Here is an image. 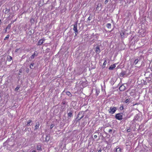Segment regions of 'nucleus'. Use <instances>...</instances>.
Wrapping results in <instances>:
<instances>
[{
  "instance_id": "obj_18",
  "label": "nucleus",
  "mask_w": 152,
  "mask_h": 152,
  "mask_svg": "<svg viewBox=\"0 0 152 152\" xmlns=\"http://www.w3.org/2000/svg\"><path fill=\"white\" fill-rule=\"evenodd\" d=\"M32 122V121L31 120H29L27 122L26 125L27 126H29L31 125V123Z\"/></svg>"
},
{
  "instance_id": "obj_28",
  "label": "nucleus",
  "mask_w": 152,
  "mask_h": 152,
  "mask_svg": "<svg viewBox=\"0 0 152 152\" xmlns=\"http://www.w3.org/2000/svg\"><path fill=\"white\" fill-rule=\"evenodd\" d=\"M11 27V25L10 24H9L6 27V29L8 28V29H10Z\"/></svg>"
},
{
  "instance_id": "obj_43",
  "label": "nucleus",
  "mask_w": 152,
  "mask_h": 152,
  "mask_svg": "<svg viewBox=\"0 0 152 152\" xmlns=\"http://www.w3.org/2000/svg\"><path fill=\"white\" fill-rule=\"evenodd\" d=\"M85 118H87V116H86L85 117Z\"/></svg>"
},
{
  "instance_id": "obj_16",
  "label": "nucleus",
  "mask_w": 152,
  "mask_h": 152,
  "mask_svg": "<svg viewBox=\"0 0 152 152\" xmlns=\"http://www.w3.org/2000/svg\"><path fill=\"white\" fill-rule=\"evenodd\" d=\"M34 64V63L33 62L30 64L29 67L31 69H33Z\"/></svg>"
},
{
  "instance_id": "obj_4",
  "label": "nucleus",
  "mask_w": 152,
  "mask_h": 152,
  "mask_svg": "<svg viewBox=\"0 0 152 152\" xmlns=\"http://www.w3.org/2000/svg\"><path fill=\"white\" fill-rule=\"evenodd\" d=\"M77 23H76L74 25V27L73 28V30L75 32V36H76L77 33H78V30H77Z\"/></svg>"
},
{
  "instance_id": "obj_23",
  "label": "nucleus",
  "mask_w": 152,
  "mask_h": 152,
  "mask_svg": "<svg viewBox=\"0 0 152 152\" xmlns=\"http://www.w3.org/2000/svg\"><path fill=\"white\" fill-rule=\"evenodd\" d=\"M10 12V9H6V10L5 11L4 13L5 14H8Z\"/></svg>"
},
{
  "instance_id": "obj_41",
  "label": "nucleus",
  "mask_w": 152,
  "mask_h": 152,
  "mask_svg": "<svg viewBox=\"0 0 152 152\" xmlns=\"http://www.w3.org/2000/svg\"><path fill=\"white\" fill-rule=\"evenodd\" d=\"M1 20H0V25H1Z\"/></svg>"
},
{
  "instance_id": "obj_45",
  "label": "nucleus",
  "mask_w": 152,
  "mask_h": 152,
  "mask_svg": "<svg viewBox=\"0 0 152 152\" xmlns=\"http://www.w3.org/2000/svg\"><path fill=\"white\" fill-rule=\"evenodd\" d=\"M1 97V96H0V98Z\"/></svg>"
},
{
  "instance_id": "obj_22",
  "label": "nucleus",
  "mask_w": 152,
  "mask_h": 152,
  "mask_svg": "<svg viewBox=\"0 0 152 152\" xmlns=\"http://www.w3.org/2000/svg\"><path fill=\"white\" fill-rule=\"evenodd\" d=\"M106 26L107 28H111V24L110 23H108L106 25Z\"/></svg>"
},
{
  "instance_id": "obj_9",
  "label": "nucleus",
  "mask_w": 152,
  "mask_h": 152,
  "mask_svg": "<svg viewBox=\"0 0 152 152\" xmlns=\"http://www.w3.org/2000/svg\"><path fill=\"white\" fill-rule=\"evenodd\" d=\"M116 67L115 64L111 65L109 67V69L110 70H113Z\"/></svg>"
},
{
  "instance_id": "obj_37",
  "label": "nucleus",
  "mask_w": 152,
  "mask_h": 152,
  "mask_svg": "<svg viewBox=\"0 0 152 152\" xmlns=\"http://www.w3.org/2000/svg\"><path fill=\"white\" fill-rule=\"evenodd\" d=\"M98 152H101V151H102V150H101V149H100L98 150Z\"/></svg>"
},
{
  "instance_id": "obj_20",
  "label": "nucleus",
  "mask_w": 152,
  "mask_h": 152,
  "mask_svg": "<svg viewBox=\"0 0 152 152\" xmlns=\"http://www.w3.org/2000/svg\"><path fill=\"white\" fill-rule=\"evenodd\" d=\"M72 112H70L68 113V116L69 117H71L72 116Z\"/></svg>"
},
{
  "instance_id": "obj_24",
  "label": "nucleus",
  "mask_w": 152,
  "mask_h": 152,
  "mask_svg": "<svg viewBox=\"0 0 152 152\" xmlns=\"http://www.w3.org/2000/svg\"><path fill=\"white\" fill-rule=\"evenodd\" d=\"M37 149L38 150L40 151L41 150V146L40 145H38L37 146Z\"/></svg>"
},
{
  "instance_id": "obj_5",
  "label": "nucleus",
  "mask_w": 152,
  "mask_h": 152,
  "mask_svg": "<svg viewBox=\"0 0 152 152\" xmlns=\"http://www.w3.org/2000/svg\"><path fill=\"white\" fill-rule=\"evenodd\" d=\"M38 53L37 51H35L34 52V53L29 58H30L31 60L33 59L34 57L37 56Z\"/></svg>"
},
{
  "instance_id": "obj_15",
  "label": "nucleus",
  "mask_w": 152,
  "mask_h": 152,
  "mask_svg": "<svg viewBox=\"0 0 152 152\" xmlns=\"http://www.w3.org/2000/svg\"><path fill=\"white\" fill-rule=\"evenodd\" d=\"M7 59L8 61H10L12 59V58L10 56H8L7 57Z\"/></svg>"
},
{
  "instance_id": "obj_40",
  "label": "nucleus",
  "mask_w": 152,
  "mask_h": 152,
  "mask_svg": "<svg viewBox=\"0 0 152 152\" xmlns=\"http://www.w3.org/2000/svg\"><path fill=\"white\" fill-rule=\"evenodd\" d=\"M31 152H36V151L35 150H33Z\"/></svg>"
},
{
  "instance_id": "obj_11",
  "label": "nucleus",
  "mask_w": 152,
  "mask_h": 152,
  "mask_svg": "<svg viewBox=\"0 0 152 152\" xmlns=\"http://www.w3.org/2000/svg\"><path fill=\"white\" fill-rule=\"evenodd\" d=\"M39 125H40L39 123V122H37L36 123V125L35 126V128L34 129V130H35L38 129L39 128Z\"/></svg>"
},
{
  "instance_id": "obj_6",
  "label": "nucleus",
  "mask_w": 152,
  "mask_h": 152,
  "mask_svg": "<svg viewBox=\"0 0 152 152\" xmlns=\"http://www.w3.org/2000/svg\"><path fill=\"white\" fill-rule=\"evenodd\" d=\"M101 52L100 48L99 46H97L96 48L95 52L97 54H99Z\"/></svg>"
},
{
  "instance_id": "obj_44",
  "label": "nucleus",
  "mask_w": 152,
  "mask_h": 152,
  "mask_svg": "<svg viewBox=\"0 0 152 152\" xmlns=\"http://www.w3.org/2000/svg\"><path fill=\"white\" fill-rule=\"evenodd\" d=\"M5 32H6V31H7V30H5Z\"/></svg>"
},
{
  "instance_id": "obj_31",
  "label": "nucleus",
  "mask_w": 152,
  "mask_h": 152,
  "mask_svg": "<svg viewBox=\"0 0 152 152\" xmlns=\"http://www.w3.org/2000/svg\"><path fill=\"white\" fill-rule=\"evenodd\" d=\"M130 131H131V129H128L127 130V132H130Z\"/></svg>"
},
{
  "instance_id": "obj_7",
  "label": "nucleus",
  "mask_w": 152,
  "mask_h": 152,
  "mask_svg": "<svg viewBox=\"0 0 152 152\" xmlns=\"http://www.w3.org/2000/svg\"><path fill=\"white\" fill-rule=\"evenodd\" d=\"M140 117L138 114L136 115L134 117V120L135 121H139L140 120Z\"/></svg>"
},
{
  "instance_id": "obj_19",
  "label": "nucleus",
  "mask_w": 152,
  "mask_h": 152,
  "mask_svg": "<svg viewBox=\"0 0 152 152\" xmlns=\"http://www.w3.org/2000/svg\"><path fill=\"white\" fill-rule=\"evenodd\" d=\"M107 64V61L105 59L104 61L103 64L102 65V68H104L105 67V65H106Z\"/></svg>"
},
{
  "instance_id": "obj_39",
  "label": "nucleus",
  "mask_w": 152,
  "mask_h": 152,
  "mask_svg": "<svg viewBox=\"0 0 152 152\" xmlns=\"http://www.w3.org/2000/svg\"><path fill=\"white\" fill-rule=\"evenodd\" d=\"M18 49H17L16 50H15V52H17L18 51Z\"/></svg>"
},
{
  "instance_id": "obj_33",
  "label": "nucleus",
  "mask_w": 152,
  "mask_h": 152,
  "mask_svg": "<svg viewBox=\"0 0 152 152\" xmlns=\"http://www.w3.org/2000/svg\"><path fill=\"white\" fill-rule=\"evenodd\" d=\"M108 1V0H106L104 2V4H106Z\"/></svg>"
},
{
  "instance_id": "obj_1",
  "label": "nucleus",
  "mask_w": 152,
  "mask_h": 152,
  "mask_svg": "<svg viewBox=\"0 0 152 152\" xmlns=\"http://www.w3.org/2000/svg\"><path fill=\"white\" fill-rule=\"evenodd\" d=\"M87 110L84 112L83 111H81L77 115V118L79 117V118L78 119V120L80 121L81 119H82L84 116L86 114V112Z\"/></svg>"
},
{
  "instance_id": "obj_17",
  "label": "nucleus",
  "mask_w": 152,
  "mask_h": 152,
  "mask_svg": "<svg viewBox=\"0 0 152 152\" xmlns=\"http://www.w3.org/2000/svg\"><path fill=\"white\" fill-rule=\"evenodd\" d=\"M124 102L128 104L131 102V101H130L129 99H127L125 100Z\"/></svg>"
},
{
  "instance_id": "obj_10",
  "label": "nucleus",
  "mask_w": 152,
  "mask_h": 152,
  "mask_svg": "<svg viewBox=\"0 0 152 152\" xmlns=\"http://www.w3.org/2000/svg\"><path fill=\"white\" fill-rule=\"evenodd\" d=\"M121 148L118 146H117L115 148V152H121Z\"/></svg>"
},
{
  "instance_id": "obj_26",
  "label": "nucleus",
  "mask_w": 152,
  "mask_h": 152,
  "mask_svg": "<svg viewBox=\"0 0 152 152\" xmlns=\"http://www.w3.org/2000/svg\"><path fill=\"white\" fill-rule=\"evenodd\" d=\"M20 88V87L19 85L17 86V87H16V88H15V91H18L19 89Z\"/></svg>"
},
{
  "instance_id": "obj_25",
  "label": "nucleus",
  "mask_w": 152,
  "mask_h": 152,
  "mask_svg": "<svg viewBox=\"0 0 152 152\" xmlns=\"http://www.w3.org/2000/svg\"><path fill=\"white\" fill-rule=\"evenodd\" d=\"M138 61L139 60L138 59H135L134 62V64L135 65L136 64L138 63Z\"/></svg>"
},
{
  "instance_id": "obj_29",
  "label": "nucleus",
  "mask_w": 152,
  "mask_h": 152,
  "mask_svg": "<svg viewBox=\"0 0 152 152\" xmlns=\"http://www.w3.org/2000/svg\"><path fill=\"white\" fill-rule=\"evenodd\" d=\"M54 125L53 124H51V125H50V129H52L53 128V127H54Z\"/></svg>"
},
{
  "instance_id": "obj_34",
  "label": "nucleus",
  "mask_w": 152,
  "mask_h": 152,
  "mask_svg": "<svg viewBox=\"0 0 152 152\" xmlns=\"http://www.w3.org/2000/svg\"><path fill=\"white\" fill-rule=\"evenodd\" d=\"M112 131V130L111 129H109L108 130V132H111Z\"/></svg>"
},
{
  "instance_id": "obj_21",
  "label": "nucleus",
  "mask_w": 152,
  "mask_h": 152,
  "mask_svg": "<svg viewBox=\"0 0 152 152\" xmlns=\"http://www.w3.org/2000/svg\"><path fill=\"white\" fill-rule=\"evenodd\" d=\"M66 94L67 95L70 97H71L72 96L71 94L69 91H67L66 92Z\"/></svg>"
},
{
  "instance_id": "obj_30",
  "label": "nucleus",
  "mask_w": 152,
  "mask_h": 152,
  "mask_svg": "<svg viewBox=\"0 0 152 152\" xmlns=\"http://www.w3.org/2000/svg\"><path fill=\"white\" fill-rule=\"evenodd\" d=\"M28 33L30 35H31L32 34V32L31 31H29L28 32Z\"/></svg>"
},
{
  "instance_id": "obj_3",
  "label": "nucleus",
  "mask_w": 152,
  "mask_h": 152,
  "mask_svg": "<svg viewBox=\"0 0 152 152\" xmlns=\"http://www.w3.org/2000/svg\"><path fill=\"white\" fill-rule=\"evenodd\" d=\"M117 110V108L115 107H111L108 110L109 113L111 114H114Z\"/></svg>"
},
{
  "instance_id": "obj_38",
  "label": "nucleus",
  "mask_w": 152,
  "mask_h": 152,
  "mask_svg": "<svg viewBox=\"0 0 152 152\" xmlns=\"http://www.w3.org/2000/svg\"><path fill=\"white\" fill-rule=\"evenodd\" d=\"M25 58V56H24V55H23V56H22V59H24V58Z\"/></svg>"
},
{
  "instance_id": "obj_36",
  "label": "nucleus",
  "mask_w": 152,
  "mask_h": 152,
  "mask_svg": "<svg viewBox=\"0 0 152 152\" xmlns=\"http://www.w3.org/2000/svg\"><path fill=\"white\" fill-rule=\"evenodd\" d=\"M97 135H95L94 136V138L96 139V138H97Z\"/></svg>"
},
{
  "instance_id": "obj_13",
  "label": "nucleus",
  "mask_w": 152,
  "mask_h": 152,
  "mask_svg": "<svg viewBox=\"0 0 152 152\" xmlns=\"http://www.w3.org/2000/svg\"><path fill=\"white\" fill-rule=\"evenodd\" d=\"M126 75V72L125 71H122L120 74V76L121 77H123Z\"/></svg>"
},
{
  "instance_id": "obj_2",
  "label": "nucleus",
  "mask_w": 152,
  "mask_h": 152,
  "mask_svg": "<svg viewBox=\"0 0 152 152\" xmlns=\"http://www.w3.org/2000/svg\"><path fill=\"white\" fill-rule=\"evenodd\" d=\"M123 114L122 113H118L116 114L115 115V118L119 120H121L123 119Z\"/></svg>"
},
{
  "instance_id": "obj_32",
  "label": "nucleus",
  "mask_w": 152,
  "mask_h": 152,
  "mask_svg": "<svg viewBox=\"0 0 152 152\" xmlns=\"http://www.w3.org/2000/svg\"><path fill=\"white\" fill-rule=\"evenodd\" d=\"M120 109L121 110H123V109H124L123 106H121V107H120Z\"/></svg>"
},
{
  "instance_id": "obj_42",
  "label": "nucleus",
  "mask_w": 152,
  "mask_h": 152,
  "mask_svg": "<svg viewBox=\"0 0 152 152\" xmlns=\"http://www.w3.org/2000/svg\"><path fill=\"white\" fill-rule=\"evenodd\" d=\"M29 69L28 70H27V72H28L29 71Z\"/></svg>"
},
{
  "instance_id": "obj_35",
  "label": "nucleus",
  "mask_w": 152,
  "mask_h": 152,
  "mask_svg": "<svg viewBox=\"0 0 152 152\" xmlns=\"http://www.w3.org/2000/svg\"><path fill=\"white\" fill-rule=\"evenodd\" d=\"M88 20H91V17L90 16H89V17H88Z\"/></svg>"
},
{
  "instance_id": "obj_27",
  "label": "nucleus",
  "mask_w": 152,
  "mask_h": 152,
  "mask_svg": "<svg viewBox=\"0 0 152 152\" xmlns=\"http://www.w3.org/2000/svg\"><path fill=\"white\" fill-rule=\"evenodd\" d=\"M10 37V35H7L6 37L4 39V40H6L7 39H8Z\"/></svg>"
},
{
  "instance_id": "obj_8",
  "label": "nucleus",
  "mask_w": 152,
  "mask_h": 152,
  "mask_svg": "<svg viewBox=\"0 0 152 152\" xmlns=\"http://www.w3.org/2000/svg\"><path fill=\"white\" fill-rule=\"evenodd\" d=\"M45 39H40L39 40L38 42V44H37L38 45H41L44 42Z\"/></svg>"
},
{
  "instance_id": "obj_14",
  "label": "nucleus",
  "mask_w": 152,
  "mask_h": 152,
  "mask_svg": "<svg viewBox=\"0 0 152 152\" xmlns=\"http://www.w3.org/2000/svg\"><path fill=\"white\" fill-rule=\"evenodd\" d=\"M50 139V137L49 135H47L45 137V141L46 142H48L49 141Z\"/></svg>"
},
{
  "instance_id": "obj_12",
  "label": "nucleus",
  "mask_w": 152,
  "mask_h": 152,
  "mask_svg": "<svg viewBox=\"0 0 152 152\" xmlns=\"http://www.w3.org/2000/svg\"><path fill=\"white\" fill-rule=\"evenodd\" d=\"M125 87L123 85H122L119 88V89L121 91H124L125 89Z\"/></svg>"
}]
</instances>
